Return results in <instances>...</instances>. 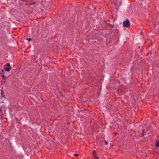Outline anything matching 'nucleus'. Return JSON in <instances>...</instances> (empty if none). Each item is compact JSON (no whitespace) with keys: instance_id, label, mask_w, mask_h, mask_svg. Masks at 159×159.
<instances>
[{"instance_id":"9d476101","label":"nucleus","mask_w":159,"mask_h":159,"mask_svg":"<svg viewBox=\"0 0 159 159\" xmlns=\"http://www.w3.org/2000/svg\"><path fill=\"white\" fill-rule=\"evenodd\" d=\"M2 80H4V79L5 80V77L4 76V75H2Z\"/></svg>"},{"instance_id":"9b49d317","label":"nucleus","mask_w":159,"mask_h":159,"mask_svg":"<svg viewBox=\"0 0 159 159\" xmlns=\"http://www.w3.org/2000/svg\"><path fill=\"white\" fill-rule=\"evenodd\" d=\"M78 155H79V154H74V156H78Z\"/></svg>"},{"instance_id":"f03ea898","label":"nucleus","mask_w":159,"mask_h":159,"mask_svg":"<svg viewBox=\"0 0 159 159\" xmlns=\"http://www.w3.org/2000/svg\"><path fill=\"white\" fill-rule=\"evenodd\" d=\"M130 23L129 20H126L123 22V25L124 27H128L130 25Z\"/></svg>"},{"instance_id":"20e7f679","label":"nucleus","mask_w":159,"mask_h":159,"mask_svg":"<svg viewBox=\"0 0 159 159\" xmlns=\"http://www.w3.org/2000/svg\"><path fill=\"white\" fill-rule=\"evenodd\" d=\"M156 146L157 147H159V140H156Z\"/></svg>"},{"instance_id":"1a4fd4ad","label":"nucleus","mask_w":159,"mask_h":159,"mask_svg":"<svg viewBox=\"0 0 159 159\" xmlns=\"http://www.w3.org/2000/svg\"><path fill=\"white\" fill-rule=\"evenodd\" d=\"M105 144H106V145H107L108 144V143H107V142L106 141V140H105Z\"/></svg>"},{"instance_id":"0eeeda50","label":"nucleus","mask_w":159,"mask_h":159,"mask_svg":"<svg viewBox=\"0 0 159 159\" xmlns=\"http://www.w3.org/2000/svg\"><path fill=\"white\" fill-rule=\"evenodd\" d=\"M2 113V107H0V114H1ZM2 116H1L0 115V117H2Z\"/></svg>"},{"instance_id":"ddd939ff","label":"nucleus","mask_w":159,"mask_h":159,"mask_svg":"<svg viewBox=\"0 0 159 159\" xmlns=\"http://www.w3.org/2000/svg\"><path fill=\"white\" fill-rule=\"evenodd\" d=\"M83 113V112H81V115H82V114Z\"/></svg>"},{"instance_id":"f8f14e48","label":"nucleus","mask_w":159,"mask_h":159,"mask_svg":"<svg viewBox=\"0 0 159 159\" xmlns=\"http://www.w3.org/2000/svg\"><path fill=\"white\" fill-rule=\"evenodd\" d=\"M86 115L85 114V116H84V117H86Z\"/></svg>"},{"instance_id":"6e6552de","label":"nucleus","mask_w":159,"mask_h":159,"mask_svg":"<svg viewBox=\"0 0 159 159\" xmlns=\"http://www.w3.org/2000/svg\"><path fill=\"white\" fill-rule=\"evenodd\" d=\"M27 39L28 41H31L32 40V39L31 38H28V39Z\"/></svg>"},{"instance_id":"4468645a","label":"nucleus","mask_w":159,"mask_h":159,"mask_svg":"<svg viewBox=\"0 0 159 159\" xmlns=\"http://www.w3.org/2000/svg\"><path fill=\"white\" fill-rule=\"evenodd\" d=\"M92 159H94V157H93V158H92Z\"/></svg>"},{"instance_id":"7ed1b4c3","label":"nucleus","mask_w":159,"mask_h":159,"mask_svg":"<svg viewBox=\"0 0 159 159\" xmlns=\"http://www.w3.org/2000/svg\"><path fill=\"white\" fill-rule=\"evenodd\" d=\"M93 155L94 159H99L98 157L97 156L96 152L95 151L93 150Z\"/></svg>"},{"instance_id":"423d86ee","label":"nucleus","mask_w":159,"mask_h":159,"mask_svg":"<svg viewBox=\"0 0 159 159\" xmlns=\"http://www.w3.org/2000/svg\"><path fill=\"white\" fill-rule=\"evenodd\" d=\"M6 79L5 80H2V84H5L6 83Z\"/></svg>"},{"instance_id":"39448f33","label":"nucleus","mask_w":159,"mask_h":159,"mask_svg":"<svg viewBox=\"0 0 159 159\" xmlns=\"http://www.w3.org/2000/svg\"><path fill=\"white\" fill-rule=\"evenodd\" d=\"M144 130V129H142V131L143 132V133L142 134V137H143V136L146 134V133H145Z\"/></svg>"},{"instance_id":"f257e3e1","label":"nucleus","mask_w":159,"mask_h":159,"mask_svg":"<svg viewBox=\"0 0 159 159\" xmlns=\"http://www.w3.org/2000/svg\"><path fill=\"white\" fill-rule=\"evenodd\" d=\"M10 65V63H7L5 64L4 66V70L7 71H9L11 69Z\"/></svg>"}]
</instances>
